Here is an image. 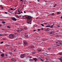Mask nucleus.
Segmentation results:
<instances>
[{
	"label": "nucleus",
	"mask_w": 62,
	"mask_h": 62,
	"mask_svg": "<svg viewBox=\"0 0 62 62\" xmlns=\"http://www.w3.org/2000/svg\"><path fill=\"white\" fill-rule=\"evenodd\" d=\"M4 42L3 41H2V42H0V43H1V44H2V43H3Z\"/></svg>",
	"instance_id": "29"
},
{
	"label": "nucleus",
	"mask_w": 62,
	"mask_h": 62,
	"mask_svg": "<svg viewBox=\"0 0 62 62\" xmlns=\"http://www.w3.org/2000/svg\"><path fill=\"white\" fill-rule=\"evenodd\" d=\"M5 13H6V14H7L8 13H7V12H5Z\"/></svg>",
	"instance_id": "48"
},
{
	"label": "nucleus",
	"mask_w": 62,
	"mask_h": 62,
	"mask_svg": "<svg viewBox=\"0 0 62 62\" xmlns=\"http://www.w3.org/2000/svg\"><path fill=\"white\" fill-rule=\"evenodd\" d=\"M20 12V10H18V12Z\"/></svg>",
	"instance_id": "60"
},
{
	"label": "nucleus",
	"mask_w": 62,
	"mask_h": 62,
	"mask_svg": "<svg viewBox=\"0 0 62 62\" xmlns=\"http://www.w3.org/2000/svg\"><path fill=\"white\" fill-rule=\"evenodd\" d=\"M35 53L36 52H35V51H33L32 52V54H35Z\"/></svg>",
	"instance_id": "13"
},
{
	"label": "nucleus",
	"mask_w": 62,
	"mask_h": 62,
	"mask_svg": "<svg viewBox=\"0 0 62 62\" xmlns=\"http://www.w3.org/2000/svg\"><path fill=\"white\" fill-rule=\"evenodd\" d=\"M25 29V30H26V29H27V28L26 27H25L24 28Z\"/></svg>",
	"instance_id": "43"
},
{
	"label": "nucleus",
	"mask_w": 62,
	"mask_h": 62,
	"mask_svg": "<svg viewBox=\"0 0 62 62\" xmlns=\"http://www.w3.org/2000/svg\"><path fill=\"white\" fill-rule=\"evenodd\" d=\"M41 59V61H44V60H42L41 59Z\"/></svg>",
	"instance_id": "42"
},
{
	"label": "nucleus",
	"mask_w": 62,
	"mask_h": 62,
	"mask_svg": "<svg viewBox=\"0 0 62 62\" xmlns=\"http://www.w3.org/2000/svg\"><path fill=\"white\" fill-rule=\"evenodd\" d=\"M38 52H41V50H38Z\"/></svg>",
	"instance_id": "24"
},
{
	"label": "nucleus",
	"mask_w": 62,
	"mask_h": 62,
	"mask_svg": "<svg viewBox=\"0 0 62 62\" xmlns=\"http://www.w3.org/2000/svg\"><path fill=\"white\" fill-rule=\"evenodd\" d=\"M57 14H60V13L59 12H57Z\"/></svg>",
	"instance_id": "23"
},
{
	"label": "nucleus",
	"mask_w": 62,
	"mask_h": 62,
	"mask_svg": "<svg viewBox=\"0 0 62 62\" xmlns=\"http://www.w3.org/2000/svg\"><path fill=\"white\" fill-rule=\"evenodd\" d=\"M60 46V45H57V46Z\"/></svg>",
	"instance_id": "57"
},
{
	"label": "nucleus",
	"mask_w": 62,
	"mask_h": 62,
	"mask_svg": "<svg viewBox=\"0 0 62 62\" xmlns=\"http://www.w3.org/2000/svg\"><path fill=\"white\" fill-rule=\"evenodd\" d=\"M54 25V23L52 25Z\"/></svg>",
	"instance_id": "63"
},
{
	"label": "nucleus",
	"mask_w": 62,
	"mask_h": 62,
	"mask_svg": "<svg viewBox=\"0 0 62 62\" xmlns=\"http://www.w3.org/2000/svg\"><path fill=\"white\" fill-rule=\"evenodd\" d=\"M57 42H58H58H59L60 43V41H59V40H57Z\"/></svg>",
	"instance_id": "28"
},
{
	"label": "nucleus",
	"mask_w": 62,
	"mask_h": 62,
	"mask_svg": "<svg viewBox=\"0 0 62 62\" xmlns=\"http://www.w3.org/2000/svg\"><path fill=\"white\" fill-rule=\"evenodd\" d=\"M37 1L38 2H39V0H38Z\"/></svg>",
	"instance_id": "49"
},
{
	"label": "nucleus",
	"mask_w": 62,
	"mask_h": 62,
	"mask_svg": "<svg viewBox=\"0 0 62 62\" xmlns=\"http://www.w3.org/2000/svg\"><path fill=\"white\" fill-rule=\"evenodd\" d=\"M21 31L22 30V31H23V29H21Z\"/></svg>",
	"instance_id": "53"
},
{
	"label": "nucleus",
	"mask_w": 62,
	"mask_h": 62,
	"mask_svg": "<svg viewBox=\"0 0 62 62\" xmlns=\"http://www.w3.org/2000/svg\"><path fill=\"white\" fill-rule=\"evenodd\" d=\"M0 36H3V34H0Z\"/></svg>",
	"instance_id": "36"
},
{
	"label": "nucleus",
	"mask_w": 62,
	"mask_h": 62,
	"mask_svg": "<svg viewBox=\"0 0 62 62\" xmlns=\"http://www.w3.org/2000/svg\"><path fill=\"white\" fill-rule=\"evenodd\" d=\"M21 14V13H19L18 14Z\"/></svg>",
	"instance_id": "51"
},
{
	"label": "nucleus",
	"mask_w": 62,
	"mask_h": 62,
	"mask_svg": "<svg viewBox=\"0 0 62 62\" xmlns=\"http://www.w3.org/2000/svg\"><path fill=\"white\" fill-rule=\"evenodd\" d=\"M2 26V25L0 24V27H1Z\"/></svg>",
	"instance_id": "35"
},
{
	"label": "nucleus",
	"mask_w": 62,
	"mask_h": 62,
	"mask_svg": "<svg viewBox=\"0 0 62 62\" xmlns=\"http://www.w3.org/2000/svg\"><path fill=\"white\" fill-rule=\"evenodd\" d=\"M25 37H26V38H28V36L27 35L26 36H25Z\"/></svg>",
	"instance_id": "33"
},
{
	"label": "nucleus",
	"mask_w": 62,
	"mask_h": 62,
	"mask_svg": "<svg viewBox=\"0 0 62 62\" xmlns=\"http://www.w3.org/2000/svg\"><path fill=\"white\" fill-rule=\"evenodd\" d=\"M1 56L2 57H4V56H5V55L4 54H2L1 55Z\"/></svg>",
	"instance_id": "10"
},
{
	"label": "nucleus",
	"mask_w": 62,
	"mask_h": 62,
	"mask_svg": "<svg viewBox=\"0 0 62 62\" xmlns=\"http://www.w3.org/2000/svg\"><path fill=\"white\" fill-rule=\"evenodd\" d=\"M9 37L10 39H13L14 38V35L10 34L9 35Z\"/></svg>",
	"instance_id": "2"
},
{
	"label": "nucleus",
	"mask_w": 62,
	"mask_h": 62,
	"mask_svg": "<svg viewBox=\"0 0 62 62\" xmlns=\"http://www.w3.org/2000/svg\"><path fill=\"white\" fill-rule=\"evenodd\" d=\"M23 43L24 45H27V42L25 41H23Z\"/></svg>",
	"instance_id": "5"
},
{
	"label": "nucleus",
	"mask_w": 62,
	"mask_h": 62,
	"mask_svg": "<svg viewBox=\"0 0 62 62\" xmlns=\"http://www.w3.org/2000/svg\"><path fill=\"white\" fill-rule=\"evenodd\" d=\"M48 39H46V40H48Z\"/></svg>",
	"instance_id": "54"
},
{
	"label": "nucleus",
	"mask_w": 62,
	"mask_h": 62,
	"mask_svg": "<svg viewBox=\"0 0 62 62\" xmlns=\"http://www.w3.org/2000/svg\"><path fill=\"white\" fill-rule=\"evenodd\" d=\"M12 20H13V21H15L16 20H17V19L15 18V17H14L12 18Z\"/></svg>",
	"instance_id": "6"
},
{
	"label": "nucleus",
	"mask_w": 62,
	"mask_h": 62,
	"mask_svg": "<svg viewBox=\"0 0 62 62\" xmlns=\"http://www.w3.org/2000/svg\"><path fill=\"white\" fill-rule=\"evenodd\" d=\"M29 61H30V62H33V61H34V60H33L32 59H29Z\"/></svg>",
	"instance_id": "9"
},
{
	"label": "nucleus",
	"mask_w": 62,
	"mask_h": 62,
	"mask_svg": "<svg viewBox=\"0 0 62 62\" xmlns=\"http://www.w3.org/2000/svg\"><path fill=\"white\" fill-rule=\"evenodd\" d=\"M54 13H53L51 14V15H54Z\"/></svg>",
	"instance_id": "32"
},
{
	"label": "nucleus",
	"mask_w": 62,
	"mask_h": 62,
	"mask_svg": "<svg viewBox=\"0 0 62 62\" xmlns=\"http://www.w3.org/2000/svg\"><path fill=\"white\" fill-rule=\"evenodd\" d=\"M57 27H60V24H59L57 26Z\"/></svg>",
	"instance_id": "18"
},
{
	"label": "nucleus",
	"mask_w": 62,
	"mask_h": 62,
	"mask_svg": "<svg viewBox=\"0 0 62 62\" xmlns=\"http://www.w3.org/2000/svg\"><path fill=\"white\" fill-rule=\"evenodd\" d=\"M10 9L11 10H13V9H12V8H11Z\"/></svg>",
	"instance_id": "40"
},
{
	"label": "nucleus",
	"mask_w": 62,
	"mask_h": 62,
	"mask_svg": "<svg viewBox=\"0 0 62 62\" xmlns=\"http://www.w3.org/2000/svg\"><path fill=\"white\" fill-rule=\"evenodd\" d=\"M43 23V24H45L46 25H47V23Z\"/></svg>",
	"instance_id": "34"
},
{
	"label": "nucleus",
	"mask_w": 62,
	"mask_h": 62,
	"mask_svg": "<svg viewBox=\"0 0 62 62\" xmlns=\"http://www.w3.org/2000/svg\"><path fill=\"white\" fill-rule=\"evenodd\" d=\"M59 60H60V61L61 62H62V57H61L60 58H59Z\"/></svg>",
	"instance_id": "8"
},
{
	"label": "nucleus",
	"mask_w": 62,
	"mask_h": 62,
	"mask_svg": "<svg viewBox=\"0 0 62 62\" xmlns=\"http://www.w3.org/2000/svg\"><path fill=\"white\" fill-rule=\"evenodd\" d=\"M45 30L46 31H48V30H47V29H45Z\"/></svg>",
	"instance_id": "17"
},
{
	"label": "nucleus",
	"mask_w": 62,
	"mask_h": 62,
	"mask_svg": "<svg viewBox=\"0 0 62 62\" xmlns=\"http://www.w3.org/2000/svg\"><path fill=\"white\" fill-rule=\"evenodd\" d=\"M44 54L45 55H48V54L47 53H45Z\"/></svg>",
	"instance_id": "19"
},
{
	"label": "nucleus",
	"mask_w": 62,
	"mask_h": 62,
	"mask_svg": "<svg viewBox=\"0 0 62 62\" xmlns=\"http://www.w3.org/2000/svg\"><path fill=\"white\" fill-rule=\"evenodd\" d=\"M37 60H38L37 59V58H34L33 59V60H35V62H36V61H37Z\"/></svg>",
	"instance_id": "7"
},
{
	"label": "nucleus",
	"mask_w": 62,
	"mask_h": 62,
	"mask_svg": "<svg viewBox=\"0 0 62 62\" xmlns=\"http://www.w3.org/2000/svg\"><path fill=\"white\" fill-rule=\"evenodd\" d=\"M36 31L35 30H33V31L34 32L35 31Z\"/></svg>",
	"instance_id": "59"
},
{
	"label": "nucleus",
	"mask_w": 62,
	"mask_h": 62,
	"mask_svg": "<svg viewBox=\"0 0 62 62\" xmlns=\"http://www.w3.org/2000/svg\"><path fill=\"white\" fill-rule=\"evenodd\" d=\"M41 30H43V28H42V29H41Z\"/></svg>",
	"instance_id": "46"
},
{
	"label": "nucleus",
	"mask_w": 62,
	"mask_h": 62,
	"mask_svg": "<svg viewBox=\"0 0 62 62\" xmlns=\"http://www.w3.org/2000/svg\"><path fill=\"white\" fill-rule=\"evenodd\" d=\"M46 29H47V30H48V29H49V28H47Z\"/></svg>",
	"instance_id": "61"
},
{
	"label": "nucleus",
	"mask_w": 62,
	"mask_h": 62,
	"mask_svg": "<svg viewBox=\"0 0 62 62\" xmlns=\"http://www.w3.org/2000/svg\"><path fill=\"white\" fill-rule=\"evenodd\" d=\"M3 52H5V50H3Z\"/></svg>",
	"instance_id": "52"
},
{
	"label": "nucleus",
	"mask_w": 62,
	"mask_h": 62,
	"mask_svg": "<svg viewBox=\"0 0 62 62\" xmlns=\"http://www.w3.org/2000/svg\"><path fill=\"white\" fill-rule=\"evenodd\" d=\"M17 32H18L19 33V31H22V30H17Z\"/></svg>",
	"instance_id": "12"
},
{
	"label": "nucleus",
	"mask_w": 62,
	"mask_h": 62,
	"mask_svg": "<svg viewBox=\"0 0 62 62\" xmlns=\"http://www.w3.org/2000/svg\"><path fill=\"white\" fill-rule=\"evenodd\" d=\"M8 55L6 54V55H5L6 56H8Z\"/></svg>",
	"instance_id": "45"
},
{
	"label": "nucleus",
	"mask_w": 62,
	"mask_h": 62,
	"mask_svg": "<svg viewBox=\"0 0 62 62\" xmlns=\"http://www.w3.org/2000/svg\"><path fill=\"white\" fill-rule=\"evenodd\" d=\"M18 12V11H15V14H16Z\"/></svg>",
	"instance_id": "20"
},
{
	"label": "nucleus",
	"mask_w": 62,
	"mask_h": 62,
	"mask_svg": "<svg viewBox=\"0 0 62 62\" xmlns=\"http://www.w3.org/2000/svg\"><path fill=\"white\" fill-rule=\"evenodd\" d=\"M7 28H10V27L9 26H7Z\"/></svg>",
	"instance_id": "26"
},
{
	"label": "nucleus",
	"mask_w": 62,
	"mask_h": 62,
	"mask_svg": "<svg viewBox=\"0 0 62 62\" xmlns=\"http://www.w3.org/2000/svg\"><path fill=\"white\" fill-rule=\"evenodd\" d=\"M20 1H23V0H20Z\"/></svg>",
	"instance_id": "55"
},
{
	"label": "nucleus",
	"mask_w": 62,
	"mask_h": 62,
	"mask_svg": "<svg viewBox=\"0 0 62 62\" xmlns=\"http://www.w3.org/2000/svg\"><path fill=\"white\" fill-rule=\"evenodd\" d=\"M59 54V55H62V53H60Z\"/></svg>",
	"instance_id": "16"
},
{
	"label": "nucleus",
	"mask_w": 62,
	"mask_h": 62,
	"mask_svg": "<svg viewBox=\"0 0 62 62\" xmlns=\"http://www.w3.org/2000/svg\"><path fill=\"white\" fill-rule=\"evenodd\" d=\"M41 26H42L43 27H44V25H43V24H41Z\"/></svg>",
	"instance_id": "22"
},
{
	"label": "nucleus",
	"mask_w": 62,
	"mask_h": 62,
	"mask_svg": "<svg viewBox=\"0 0 62 62\" xmlns=\"http://www.w3.org/2000/svg\"><path fill=\"white\" fill-rule=\"evenodd\" d=\"M15 16H16V17H17L18 18H19V16H17V15H15Z\"/></svg>",
	"instance_id": "27"
},
{
	"label": "nucleus",
	"mask_w": 62,
	"mask_h": 62,
	"mask_svg": "<svg viewBox=\"0 0 62 62\" xmlns=\"http://www.w3.org/2000/svg\"><path fill=\"white\" fill-rule=\"evenodd\" d=\"M15 35H17V33H15Z\"/></svg>",
	"instance_id": "41"
},
{
	"label": "nucleus",
	"mask_w": 62,
	"mask_h": 62,
	"mask_svg": "<svg viewBox=\"0 0 62 62\" xmlns=\"http://www.w3.org/2000/svg\"><path fill=\"white\" fill-rule=\"evenodd\" d=\"M9 54H12V53H11V52H9Z\"/></svg>",
	"instance_id": "25"
},
{
	"label": "nucleus",
	"mask_w": 62,
	"mask_h": 62,
	"mask_svg": "<svg viewBox=\"0 0 62 62\" xmlns=\"http://www.w3.org/2000/svg\"><path fill=\"white\" fill-rule=\"evenodd\" d=\"M55 43H56V44H57V43H58V42L57 41H56L55 42Z\"/></svg>",
	"instance_id": "37"
},
{
	"label": "nucleus",
	"mask_w": 62,
	"mask_h": 62,
	"mask_svg": "<svg viewBox=\"0 0 62 62\" xmlns=\"http://www.w3.org/2000/svg\"><path fill=\"white\" fill-rule=\"evenodd\" d=\"M46 27H51V26H50V25H49V26H46Z\"/></svg>",
	"instance_id": "15"
},
{
	"label": "nucleus",
	"mask_w": 62,
	"mask_h": 62,
	"mask_svg": "<svg viewBox=\"0 0 62 62\" xmlns=\"http://www.w3.org/2000/svg\"><path fill=\"white\" fill-rule=\"evenodd\" d=\"M57 5L56 4H55L54 6V7H55V6H56Z\"/></svg>",
	"instance_id": "31"
},
{
	"label": "nucleus",
	"mask_w": 62,
	"mask_h": 62,
	"mask_svg": "<svg viewBox=\"0 0 62 62\" xmlns=\"http://www.w3.org/2000/svg\"><path fill=\"white\" fill-rule=\"evenodd\" d=\"M25 54H21L20 55V58H23L24 57V56H25Z\"/></svg>",
	"instance_id": "3"
},
{
	"label": "nucleus",
	"mask_w": 62,
	"mask_h": 62,
	"mask_svg": "<svg viewBox=\"0 0 62 62\" xmlns=\"http://www.w3.org/2000/svg\"><path fill=\"white\" fill-rule=\"evenodd\" d=\"M28 48H29L30 49H34V47L33 46H31L29 47H28Z\"/></svg>",
	"instance_id": "4"
},
{
	"label": "nucleus",
	"mask_w": 62,
	"mask_h": 62,
	"mask_svg": "<svg viewBox=\"0 0 62 62\" xmlns=\"http://www.w3.org/2000/svg\"><path fill=\"white\" fill-rule=\"evenodd\" d=\"M24 13H26V12L25 11H24Z\"/></svg>",
	"instance_id": "50"
},
{
	"label": "nucleus",
	"mask_w": 62,
	"mask_h": 62,
	"mask_svg": "<svg viewBox=\"0 0 62 62\" xmlns=\"http://www.w3.org/2000/svg\"><path fill=\"white\" fill-rule=\"evenodd\" d=\"M0 29H1V30H5V29H4L3 28Z\"/></svg>",
	"instance_id": "21"
},
{
	"label": "nucleus",
	"mask_w": 62,
	"mask_h": 62,
	"mask_svg": "<svg viewBox=\"0 0 62 62\" xmlns=\"http://www.w3.org/2000/svg\"><path fill=\"white\" fill-rule=\"evenodd\" d=\"M42 57H39V59H41Z\"/></svg>",
	"instance_id": "47"
},
{
	"label": "nucleus",
	"mask_w": 62,
	"mask_h": 62,
	"mask_svg": "<svg viewBox=\"0 0 62 62\" xmlns=\"http://www.w3.org/2000/svg\"><path fill=\"white\" fill-rule=\"evenodd\" d=\"M24 19L25 18L27 19V23L28 24H31L32 22V17L31 16H22Z\"/></svg>",
	"instance_id": "1"
},
{
	"label": "nucleus",
	"mask_w": 62,
	"mask_h": 62,
	"mask_svg": "<svg viewBox=\"0 0 62 62\" xmlns=\"http://www.w3.org/2000/svg\"><path fill=\"white\" fill-rule=\"evenodd\" d=\"M2 23H6V22H2Z\"/></svg>",
	"instance_id": "30"
},
{
	"label": "nucleus",
	"mask_w": 62,
	"mask_h": 62,
	"mask_svg": "<svg viewBox=\"0 0 62 62\" xmlns=\"http://www.w3.org/2000/svg\"><path fill=\"white\" fill-rule=\"evenodd\" d=\"M38 31H40V30L39 29H38Z\"/></svg>",
	"instance_id": "38"
},
{
	"label": "nucleus",
	"mask_w": 62,
	"mask_h": 62,
	"mask_svg": "<svg viewBox=\"0 0 62 62\" xmlns=\"http://www.w3.org/2000/svg\"><path fill=\"white\" fill-rule=\"evenodd\" d=\"M12 60L13 61H14V62H15V61H16V60H16L15 59H14V60Z\"/></svg>",
	"instance_id": "11"
},
{
	"label": "nucleus",
	"mask_w": 62,
	"mask_h": 62,
	"mask_svg": "<svg viewBox=\"0 0 62 62\" xmlns=\"http://www.w3.org/2000/svg\"><path fill=\"white\" fill-rule=\"evenodd\" d=\"M50 49H51V48H48V50H50Z\"/></svg>",
	"instance_id": "44"
},
{
	"label": "nucleus",
	"mask_w": 62,
	"mask_h": 62,
	"mask_svg": "<svg viewBox=\"0 0 62 62\" xmlns=\"http://www.w3.org/2000/svg\"><path fill=\"white\" fill-rule=\"evenodd\" d=\"M15 9H13V10H15Z\"/></svg>",
	"instance_id": "56"
},
{
	"label": "nucleus",
	"mask_w": 62,
	"mask_h": 62,
	"mask_svg": "<svg viewBox=\"0 0 62 62\" xmlns=\"http://www.w3.org/2000/svg\"><path fill=\"white\" fill-rule=\"evenodd\" d=\"M53 26H54V25H52L51 26H50V27L51 28H53Z\"/></svg>",
	"instance_id": "14"
},
{
	"label": "nucleus",
	"mask_w": 62,
	"mask_h": 62,
	"mask_svg": "<svg viewBox=\"0 0 62 62\" xmlns=\"http://www.w3.org/2000/svg\"><path fill=\"white\" fill-rule=\"evenodd\" d=\"M42 40H43V41H45L46 40V39H42Z\"/></svg>",
	"instance_id": "39"
},
{
	"label": "nucleus",
	"mask_w": 62,
	"mask_h": 62,
	"mask_svg": "<svg viewBox=\"0 0 62 62\" xmlns=\"http://www.w3.org/2000/svg\"><path fill=\"white\" fill-rule=\"evenodd\" d=\"M20 13H21V12H19Z\"/></svg>",
	"instance_id": "64"
},
{
	"label": "nucleus",
	"mask_w": 62,
	"mask_h": 62,
	"mask_svg": "<svg viewBox=\"0 0 62 62\" xmlns=\"http://www.w3.org/2000/svg\"><path fill=\"white\" fill-rule=\"evenodd\" d=\"M1 8V9H3V7H2Z\"/></svg>",
	"instance_id": "58"
},
{
	"label": "nucleus",
	"mask_w": 62,
	"mask_h": 62,
	"mask_svg": "<svg viewBox=\"0 0 62 62\" xmlns=\"http://www.w3.org/2000/svg\"><path fill=\"white\" fill-rule=\"evenodd\" d=\"M52 32H50V34H52Z\"/></svg>",
	"instance_id": "62"
}]
</instances>
